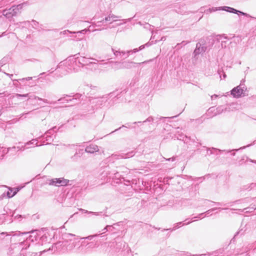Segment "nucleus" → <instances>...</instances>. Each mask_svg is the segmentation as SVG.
<instances>
[{
	"mask_svg": "<svg viewBox=\"0 0 256 256\" xmlns=\"http://www.w3.org/2000/svg\"><path fill=\"white\" fill-rule=\"evenodd\" d=\"M69 180L64 178H54L51 180L50 184L54 186H65L68 183Z\"/></svg>",
	"mask_w": 256,
	"mask_h": 256,
	"instance_id": "f257e3e1",
	"label": "nucleus"
},
{
	"mask_svg": "<svg viewBox=\"0 0 256 256\" xmlns=\"http://www.w3.org/2000/svg\"><path fill=\"white\" fill-rule=\"evenodd\" d=\"M18 96H28V94H24V95H20V94H18Z\"/></svg>",
	"mask_w": 256,
	"mask_h": 256,
	"instance_id": "423d86ee",
	"label": "nucleus"
},
{
	"mask_svg": "<svg viewBox=\"0 0 256 256\" xmlns=\"http://www.w3.org/2000/svg\"><path fill=\"white\" fill-rule=\"evenodd\" d=\"M98 150V148L96 146H88L86 148V151L90 153H93L94 152L97 151Z\"/></svg>",
	"mask_w": 256,
	"mask_h": 256,
	"instance_id": "20e7f679",
	"label": "nucleus"
},
{
	"mask_svg": "<svg viewBox=\"0 0 256 256\" xmlns=\"http://www.w3.org/2000/svg\"><path fill=\"white\" fill-rule=\"evenodd\" d=\"M244 91V90L241 87L238 86L232 90L231 94L234 98H239L243 94Z\"/></svg>",
	"mask_w": 256,
	"mask_h": 256,
	"instance_id": "f03ea898",
	"label": "nucleus"
},
{
	"mask_svg": "<svg viewBox=\"0 0 256 256\" xmlns=\"http://www.w3.org/2000/svg\"><path fill=\"white\" fill-rule=\"evenodd\" d=\"M14 10V8H10L8 10L4 11V15L8 18H10L14 15L13 12Z\"/></svg>",
	"mask_w": 256,
	"mask_h": 256,
	"instance_id": "7ed1b4c3",
	"label": "nucleus"
},
{
	"mask_svg": "<svg viewBox=\"0 0 256 256\" xmlns=\"http://www.w3.org/2000/svg\"><path fill=\"white\" fill-rule=\"evenodd\" d=\"M16 194V192H13V194H11V192H8L7 196L8 198H12L13 196H14Z\"/></svg>",
	"mask_w": 256,
	"mask_h": 256,
	"instance_id": "39448f33",
	"label": "nucleus"
}]
</instances>
